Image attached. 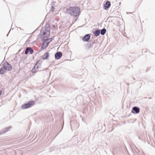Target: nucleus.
Wrapping results in <instances>:
<instances>
[{"label":"nucleus","instance_id":"obj_1","mask_svg":"<svg viewBox=\"0 0 155 155\" xmlns=\"http://www.w3.org/2000/svg\"><path fill=\"white\" fill-rule=\"evenodd\" d=\"M66 11L71 15L77 17L80 13V8L77 6H71L68 8Z\"/></svg>","mask_w":155,"mask_h":155},{"label":"nucleus","instance_id":"obj_2","mask_svg":"<svg viewBox=\"0 0 155 155\" xmlns=\"http://www.w3.org/2000/svg\"><path fill=\"white\" fill-rule=\"evenodd\" d=\"M35 104V101H29L27 103L21 106V108L23 109H26L30 108Z\"/></svg>","mask_w":155,"mask_h":155},{"label":"nucleus","instance_id":"obj_3","mask_svg":"<svg viewBox=\"0 0 155 155\" xmlns=\"http://www.w3.org/2000/svg\"><path fill=\"white\" fill-rule=\"evenodd\" d=\"M3 67L5 70L10 71L12 69L11 65L8 63H4Z\"/></svg>","mask_w":155,"mask_h":155},{"label":"nucleus","instance_id":"obj_4","mask_svg":"<svg viewBox=\"0 0 155 155\" xmlns=\"http://www.w3.org/2000/svg\"><path fill=\"white\" fill-rule=\"evenodd\" d=\"M49 57V54L48 52H46L41 56V58L42 59L45 60L48 59Z\"/></svg>","mask_w":155,"mask_h":155},{"label":"nucleus","instance_id":"obj_5","mask_svg":"<svg viewBox=\"0 0 155 155\" xmlns=\"http://www.w3.org/2000/svg\"><path fill=\"white\" fill-rule=\"evenodd\" d=\"M62 53L61 52H58L55 54V57L56 59H59L62 57Z\"/></svg>","mask_w":155,"mask_h":155},{"label":"nucleus","instance_id":"obj_6","mask_svg":"<svg viewBox=\"0 0 155 155\" xmlns=\"http://www.w3.org/2000/svg\"><path fill=\"white\" fill-rule=\"evenodd\" d=\"M140 109L138 108L134 107L133 108L131 112L133 113L138 114L140 112Z\"/></svg>","mask_w":155,"mask_h":155},{"label":"nucleus","instance_id":"obj_7","mask_svg":"<svg viewBox=\"0 0 155 155\" xmlns=\"http://www.w3.org/2000/svg\"><path fill=\"white\" fill-rule=\"evenodd\" d=\"M49 44V42H47V41H45L43 43L41 46V48L43 49H45L47 48Z\"/></svg>","mask_w":155,"mask_h":155},{"label":"nucleus","instance_id":"obj_8","mask_svg":"<svg viewBox=\"0 0 155 155\" xmlns=\"http://www.w3.org/2000/svg\"><path fill=\"white\" fill-rule=\"evenodd\" d=\"M29 51L30 54H32L33 52V49L31 48H26L25 51V54H28V52Z\"/></svg>","mask_w":155,"mask_h":155},{"label":"nucleus","instance_id":"obj_9","mask_svg":"<svg viewBox=\"0 0 155 155\" xmlns=\"http://www.w3.org/2000/svg\"><path fill=\"white\" fill-rule=\"evenodd\" d=\"M110 2L109 1H107L106 2V3L104 5V8L105 10L107 9L109 6L110 5Z\"/></svg>","mask_w":155,"mask_h":155},{"label":"nucleus","instance_id":"obj_10","mask_svg":"<svg viewBox=\"0 0 155 155\" xmlns=\"http://www.w3.org/2000/svg\"><path fill=\"white\" fill-rule=\"evenodd\" d=\"M90 38V36L89 35L87 34L84 36L83 38V41H87Z\"/></svg>","mask_w":155,"mask_h":155},{"label":"nucleus","instance_id":"obj_11","mask_svg":"<svg viewBox=\"0 0 155 155\" xmlns=\"http://www.w3.org/2000/svg\"><path fill=\"white\" fill-rule=\"evenodd\" d=\"M43 34L44 35H46V37H49L50 35V32L49 31H46L45 32H43Z\"/></svg>","mask_w":155,"mask_h":155},{"label":"nucleus","instance_id":"obj_12","mask_svg":"<svg viewBox=\"0 0 155 155\" xmlns=\"http://www.w3.org/2000/svg\"><path fill=\"white\" fill-rule=\"evenodd\" d=\"M100 33V30H96L95 32H94V34L95 36H97L99 35Z\"/></svg>","mask_w":155,"mask_h":155},{"label":"nucleus","instance_id":"obj_13","mask_svg":"<svg viewBox=\"0 0 155 155\" xmlns=\"http://www.w3.org/2000/svg\"><path fill=\"white\" fill-rule=\"evenodd\" d=\"M5 69H4V68H3H3H0V74H3L4 73H5L6 71Z\"/></svg>","mask_w":155,"mask_h":155},{"label":"nucleus","instance_id":"obj_14","mask_svg":"<svg viewBox=\"0 0 155 155\" xmlns=\"http://www.w3.org/2000/svg\"><path fill=\"white\" fill-rule=\"evenodd\" d=\"M106 32V30L105 29H103L101 30V33L102 35H104Z\"/></svg>","mask_w":155,"mask_h":155},{"label":"nucleus","instance_id":"obj_15","mask_svg":"<svg viewBox=\"0 0 155 155\" xmlns=\"http://www.w3.org/2000/svg\"><path fill=\"white\" fill-rule=\"evenodd\" d=\"M52 40V38H50L48 39H46L45 41H47V42H49V43L51 42Z\"/></svg>","mask_w":155,"mask_h":155}]
</instances>
